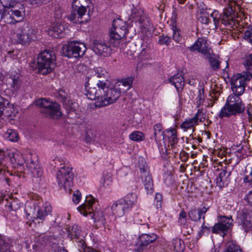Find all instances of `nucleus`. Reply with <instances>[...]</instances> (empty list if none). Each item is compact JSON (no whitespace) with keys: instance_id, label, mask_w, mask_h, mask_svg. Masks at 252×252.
<instances>
[{"instance_id":"obj_20","label":"nucleus","mask_w":252,"mask_h":252,"mask_svg":"<svg viewBox=\"0 0 252 252\" xmlns=\"http://www.w3.org/2000/svg\"><path fill=\"white\" fill-rule=\"evenodd\" d=\"M210 207L203 206L198 209H191L188 212L189 218L193 221L197 222L202 218L205 219V214L209 210Z\"/></svg>"},{"instance_id":"obj_55","label":"nucleus","mask_w":252,"mask_h":252,"mask_svg":"<svg viewBox=\"0 0 252 252\" xmlns=\"http://www.w3.org/2000/svg\"><path fill=\"white\" fill-rule=\"evenodd\" d=\"M126 27V23L120 19L114 20L112 22V28H121Z\"/></svg>"},{"instance_id":"obj_9","label":"nucleus","mask_w":252,"mask_h":252,"mask_svg":"<svg viewBox=\"0 0 252 252\" xmlns=\"http://www.w3.org/2000/svg\"><path fill=\"white\" fill-rule=\"evenodd\" d=\"M36 39L35 31L25 23L17 29L14 39L16 43L26 46Z\"/></svg>"},{"instance_id":"obj_57","label":"nucleus","mask_w":252,"mask_h":252,"mask_svg":"<svg viewBox=\"0 0 252 252\" xmlns=\"http://www.w3.org/2000/svg\"><path fill=\"white\" fill-rule=\"evenodd\" d=\"M162 203V196L159 193H157L155 195L154 203L157 209L160 208Z\"/></svg>"},{"instance_id":"obj_60","label":"nucleus","mask_w":252,"mask_h":252,"mask_svg":"<svg viewBox=\"0 0 252 252\" xmlns=\"http://www.w3.org/2000/svg\"><path fill=\"white\" fill-rule=\"evenodd\" d=\"M81 197V192L78 190H76L73 193L72 200L75 204H77L79 202Z\"/></svg>"},{"instance_id":"obj_21","label":"nucleus","mask_w":252,"mask_h":252,"mask_svg":"<svg viewBox=\"0 0 252 252\" xmlns=\"http://www.w3.org/2000/svg\"><path fill=\"white\" fill-rule=\"evenodd\" d=\"M113 213L118 217L123 216L126 212L129 211L130 209L126 204V202L123 199H121L115 202L111 207Z\"/></svg>"},{"instance_id":"obj_64","label":"nucleus","mask_w":252,"mask_h":252,"mask_svg":"<svg viewBox=\"0 0 252 252\" xmlns=\"http://www.w3.org/2000/svg\"><path fill=\"white\" fill-rule=\"evenodd\" d=\"M149 228V225L148 224H143L140 226L139 229L142 231H144L146 229Z\"/></svg>"},{"instance_id":"obj_46","label":"nucleus","mask_w":252,"mask_h":252,"mask_svg":"<svg viewBox=\"0 0 252 252\" xmlns=\"http://www.w3.org/2000/svg\"><path fill=\"white\" fill-rule=\"evenodd\" d=\"M178 222L182 226V229L187 228V214L186 212L182 210L179 215Z\"/></svg>"},{"instance_id":"obj_39","label":"nucleus","mask_w":252,"mask_h":252,"mask_svg":"<svg viewBox=\"0 0 252 252\" xmlns=\"http://www.w3.org/2000/svg\"><path fill=\"white\" fill-rule=\"evenodd\" d=\"M206 44L207 41L206 40L202 38H198L193 45L188 47V49L190 51L197 50L199 52L204 44Z\"/></svg>"},{"instance_id":"obj_54","label":"nucleus","mask_w":252,"mask_h":252,"mask_svg":"<svg viewBox=\"0 0 252 252\" xmlns=\"http://www.w3.org/2000/svg\"><path fill=\"white\" fill-rule=\"evenodd\" d=\"M204 90L203 88L199 89L198 91V95L197 96L198 100L196 101L197 107H199L202 104L204 99Z\"/></svg>"},{"instance_id":"obj_4","label":"nucleus","mask_w":252,"mask_h":252,"mask_svg":"<svg viewBox=\"0 0 252 252\" xmlns=\"http://www.w3.org/2000/svg\"><path fill=\"white\" fill-rule=\"evenodd\" d=\"M56 57L54 52L51 50H45L38 55L36 60L30 64L33 69L43 75L51 72L56 66Z\"/></svg>"},{"instance_id":"obj_29","label":"nucleus","mask_w":252,"mask_h":252,"mask_svg":"<svg viewBox=\"0 0 252 252\" xmlns=\"http://www.w3.org/2000/svg\"><path fill=\"white\" fill-rule=\"evenodd\" d=\"M6 161L9 160L11 164L17 165H22L24 161L21 156L17 153L10 152H7V156L6 157Z\"/></svg>"},{"instance_id":"obj_24","label":"nucleus","mask_w":252,"mask_h":252,"mask_svg":"<svg viewBox=\"0 0 252 252\" xmlns=\"http://www.w3.org/2000/svg\"><path fill=\"white\" fill-rule=\"evenodd\" d=\"M20 75L16 73H11L6 80L7 85L13 92H17L20 88Z\"/></svg>"},{"instance_id":"obj_47","label":"nucleus","mask_w":252,"mask_h":252,"mask_svg":"<svg viewBox=\"0 0 252 252\" xmlns=\"http://www.w3.org/2000/svg\"><path fill=\"white\" fill-rule=\"evenodd\" d=\"M129 138L132 141L138 142L143 141L145 138V136L142 132L139 131H135L129 134Z\"/></svg>"},{"instance_id":"obj_62","label":"nucleus","mask_w":252,"mask_h":252,"mask_svg":"<svg viewBox=\"0 0 252 252\" xmlns=\"http://www.w3.org/2000/svg\"><path fill=\"white\" fill-rule=\"evenodd\" d=\"M27 2L31 4H36L40 3H46L49 0H25Z\"/></svg>"},{"instance_id":"obj_18","label":"nucleus","mask_w":252,"mask_h":252,"mask_svg":"<svg viewBox=\"0 0 252 252\" xmlns=\"http://www.w3.org/2000/svg\"><path fill=\"white\" fill-rule=\"evenodd\" d=\"M127 32L126 27L121 28H112L110 32L109 43L113 47H118L121 39Z\"/></svg>"},{"instance_id":"obj_7","label":"nucleus","mask_w":252,"mask_h":252,"mask_svg":"<svg viewBox=\"0 0 252 252\" xmlns=\"http://www.w3.org/2000/svg\"><path fill=\"white\" fill-rule=\"evenodd\" d=\"M95 204V199L92 196H87L84 204L77 208L81 214L85 216L90 215L95 222L100 224L105 225L106 223L105 216L103 212L97 209L94 210V205Z\"/></svg>"},{"instance_id":"obj_52","label":"nucleus","mask_w":252,"mask_h":252,"mask_svg":"<svg viewBox=\"0 0 252 252\" xmlns=\"http://www.w3.org/2000/svg\"><path fill=\"white\" fill-rule=\"evenodd\" d=\"M173 30V39L177 43H180L182 40V36L181 35V31L176 27L172 28Z\"/></svg>"},{"instance_id":"obj_41","label":"nucleus","mask_w":252,"mask_h":252,"mask_svg":"<svg viewBox=\"0 0 252 252\" xmlns=\"http://www.w3.org/2000/svg\"><path fill=\"white\" fill-rule=\"evenodd\" d=\"M206 111L203 110V108H199L197 110V113L195 114L193 117V120L198 124V122L202 123L206 119Z\"/></svg>"},{"instance_id":"obj_56","label":"nucleus","mask_w":252,"mask_h":252,"mask_svg":"<svg viewBox=\"0 0 252 252\" xmlns=\"http://www.w3.org/2000/svg\"><path fill=\"white\" fill-rule=\"evenodd\" d=\"M199 20L202 24L208 25L211 22V19L208 13L207 12H202L201 13Z\"/></svg>"},{"instance_id":"obj_10","label":"nucleus","mask_w":252,"mask_h":252,"mask_svg":"<svg viewBox=\"0 0 252 252\" xmlns=\"http://www.w3.org/2000/svg\"><path fill=\"white\" fill-rule=\"evenodd\" d=\"M86 50L84 43L75 41L69 42L62 47V54L68 58H81L84 56Z\"/></svg>"},{"instance_id":"obj_26","label":"nucleus","mask_w":252,"mask_h":252,"mask_svg":"<svg viewBox=\"0 0 252 252\" xmlns=\"http://www.w3.org/2000/svg\"><path fill=\"white\" fill-rule=\"evenodd\" d=\"M56 97L65 106L67 110H70V111L75 110L73 106L74 103L68 97L67 94L64 90H60L56 95Z\"/></svg>"},{"instance_id":"obj_31","label":"nucleus","mask_w":252,"mask_h":252,"mask_svg":"<svg viewBox=\"0 0 252 252\" xmlns=\"http://www.w3.org/2000/svg\"><path fill=\"white\" fill-rule=\"evenodd\" d=\"M52 211V207L48 203H45L42 208L37 211V217L35 220L39 219L44 220L46 216L51 213Z\"/></svg>"},{"instance_id":"obj_42","label":"nucleus","mask_w":252,"mask_h":252,"mask_svg":"<svg viewBox=\"0 0 252 252\" xmlns=\"http://www.w3.org/2000/svg\"><path fill=\"white\" fill-rule=\"evenodd\" d=\"M137 195L133 193H130L127 194L125 197L123 198L126 202V204L131 209L133 206V205L136 201Z\"/></svg>"},{"instance_id":"obj_58","label":"nucleus","mask_w":252,"mask_h":252,"mask_svg":"<svg viewBox=\"0 0 252 252\" xmlns=\"http://www.w3.org/2000/svg\"><path fill=\"white\" fill-rule=\"evenodd\" d=\"M245 87V86H240L238 87L232 86V90L234 94H232L231 95H236L239 97V95H241L244 92Z\"/></svg>"},{"instance_id":"obj_45","label":"nucleus","mask_w":252,"mask_h":252,"mask_svg":"<svg viewBox=\"0 0 252 252\" xmlns=\"http://www.w3.org/2000/svg\"><path fill=\"white\" fill-rule=\"evenodd\" d=\"M5 136L9 140L12 142L17 141L19 139V135L17 132L14 129H8L5 133Z\"/></svg>"},{"instance_id":"obj_61","label":"nucleus","mask_w":252,"mask_h":252,"mask_svg":"<svg viewBox=\"0 0 252 252\" xmlns=\"http://www.w3.org/2000/svg\"><path fill=\"white\" fill-rule=\"evenodd\" d=\"M245 200L252 207V190L249 191L245 197Z\"/></svg>"},{"instance_id":"obj_25","label":"nucleus","mask_w":252,"mask_h":252,"mask_svg":"<svg viewBox=\"0 0 252 252\" xmlns=\"http://www.w3.org/2000/svg\"><path fill=\"white\" fill-rule=\"evenodd\" d=\"M251 78L247 74L245 73L243 74L238 73L234 75L231 78L232 86L238 87L240 86H245L247 81H249Z\"/></svg>"},{"instance_id":"obj_30","label":"nucleus","mask_w":252,"mask_h":252,"mask_svg":"<svg viewBox=\"0 0 252 252\" xmlns=\"http://www.w3.org/2000/svg\"><path fill=\"white\" fill-rule=\"evenodd\" d=\"M133 81L132 77H127L122 79L116 87L121 93H125L131 88Z\"/></svg>"},{"instance_id":"obj_1","label":"nucleus","mask_w":252,"mask_h":252,"mask_svg":"<svg viewBox=\"0 0 252 252\" xmlns=\"http://www.w3.org/2000/svg\"><path fill=\"white\" fill-rule=\"evenodd\" d=\"M89 85V83H85L86 94L89 99H97L99 107L105 106L115 102L121 93L116 86L109 88L103 80H99L96 87H90Z\"/></svg>"},{"instance_id":"obj_51","label":"nucleus","mask_w":252,"mask_h":252,"mask_svg":"<svg viewBox=\"0 0 252 252\" xmlns=\"http://www.w3.org/2000/svg\"><path fill=\"white\" fill-rule=\"evenodd\" d=\"M7 206L9 210L16 211L19 209L21 206V203L16 200H13L8 203Z\"/></svg>"},{"instance_id":"obj_14","label":"nucleus","mask_w":252,"mask_h":252,"mask_svg":"<svg viewBox=\"0 0 252 252\" xmlns=\"http://www.w3.org/2000/svg\"><path fill=\"white\" fill-rule=\"evenodd\" d=\"M239 225L245 232L252 231V215L247 210L240 211L237 216Z\"/></svg>"},{"instance_id":"obj_34","label":"nucleus","mask_w":252,"mask_h":252,"mask_svg":"<svg viewBox=\"0 0 252 252\" xmlns=\"http://www.w3.org/2000/svg\"><path fill=\"white\" fill-rule=\"evenodd\" d=\"M154 130L155 140L157 142H160L164 139V134L163 127L161 124H156L153 127Z\"/></svg>"},{"instance_id":"obj_36","label":"nucleus","mask_w":252,"mask_h":252,"mask_svg":"<svg viewBox=\"0 0 252 252\" xmlns=\"http://www.w3.org/2000/svg\"><path fill=\"white\" fill-rule=\"evenodd\" d=\"M169 133L168 142L172 149L177 147L178 139L177 138L176 131L174 128H171L167 131Z\"/></svg>"},{"instance_id":"obj_32","label":"nucleus","mask_w":252,"mask_h":252,"mask_svg":"<svg viewBox=\"0 0 252 252\" xmlns=\"http://www.w3.org/2000/svg\"><path fill=\"white\" fill-rule=\"evenodd\" d=\"M9 151H4L0 148V175H4L7 171L6 158Z\"/></svg>"},{"instance_id":"obj_28","label":"nucleus","mask_w":252,"mask_h":252,"mask_svg":"<svg viewBox=\"0 0 252 252\" xmlns=\"http://www.w3.org/2000/svg\"><path fill=\"white\" fill-rule=\"evenodd\" d=\"M169 82L173 84L177 91L182 90L185 85V79L182 72H178L168 80Z\"/></svg>"},{"instance_id":"obj_63","label":"nucleus","mask_w":252,"mask_h":252,"mask_svg":"<svg viewBox=\"0 0 252 252\" xmlns=\"http://www.w3.org/2000/svg\"><path fill=\"white\" fill-rule=\"evenodd\" d=\"M247 113L250 121H252V106L251 104H249L247 106Z\"/></svg>"},{"instance_id":"obj_3","label":"nucleus","mask_w":252,"mask_h":252,"mask_svg":"<svg viewBox=\"0 0 252 252\" xmlns=\"http://www.w3.org/2000/svg\"><path fill=\"white\" fill-rule=\"evenodd\" d=\"M54 161L55 167L58 169L56 174L58 184L60 188L70 192L74 177V174L72 171V167L64 158H56Z\"/></svg>"},{"instance_id":"obj_44","label":"nucleus","mask_w":252,"mask_h":252,"mask_svg":"<svg viewBox=\"0 0 252 252\" xmlns=\"http://www.w3.org/2000/svg\"><path fill=\"white\" fill-rule=\"evenodd\" d=\"M196 124L193 118H189L187 119L185 121L183 122L180 125L181 128L183 129L184 131H187L189 129H193L194 125Z\"/></svg>"},{"instance_id":"obj_49","label":"nucleus","mask_w":252,"mask_h":252,"mask_svg":"<svg viewBox=\"0 0 252 252\" xmlns=\"http://www.w3.org/2000/svg\"><path fill=\"white\" fill-rule=\"evenodd\" d=\"M103 187H107L110 186L112 183V177L111 175L108 173L104 174L100 181Z\"/></svg>"},{"instance_id":"obj_16","label":"nucleus","mask_w":252,"mask_h":252,"mask_svg":"<svg viewBox=\"0 0 252 252\" xmlns=\"http://www.w3.org/2000/svg\"><path fill=\"white\" fill-rule=\"evenodd\" d=\"M26 165L31 176L35 179H38L39 178V180H40V177L42 175L43 171L38 164L36 157L34 156L28 158Z\"/></svg>"},{"instance_id":"obj_53","label":"nucleus","mask_w":252,"mask_h":252,"mask_svg":"<svg viewBox=\"0 0 252 252\" xmlns=\"http://www.w3.org/2000/svg\"><path fill=\"white\" fill-rule=\"evenodd\" d=\"M211 51V49L208 47L206 44H204L199 52L204 55V59L208 60L210 57H211L212 55L214 54Z\"/></svg>"},{"instance_id":"obj_6","label":"nucleus","mask_w":252,"mask_h":252,"mask_svg":"<svg viewBox=\"0 0 252 252\" xmlns=\"http://www.w3.org/2000/svg\"><path fill=\"white\" fill-rule=\"evenodd\" d=\"M90 2V0H73L71 13L68 19L76 24L86 23L89 18V14L86 12Z\"/></svg>"},{"instance_id":"obj_38","label":"nucleus","mask_w":252,"mask_h":252,"mask_svg":"<svg viewBox=\"0 0 252 252\" xmlns=\"http://www.w3.org/2000/svg\"><path fill=\"white\" fill-rule=\"evenodd\" d=\"M243 64L247 70V72L245 73L252 78V54L246 57Z\"/></svg>"},{"instance_id":"obj_35","label":"nucleus","mask_w":252,"mask_h":252,"mask_svg":"<svg viewBox=\"0 0 252 252\" xmlns=\"http://www.w3.org/2000/svg\"><path fill=\"white\" fill-rule=\"evenodd\" d=\"M223 252H242L240 246L235 241H229L225 246Z\"/></svg>"},{"instance_id":"obj_22","label":"nucleus","mask_w":252,"mask_h":252,"mask_svg":"<svg viewBox=\"0 0 252 252\" xmlns=\"http://www.w3.org/2000/svg\"><path fill=\"white\" fill-rule=\"evenodd\" d=\"M92 47L94 51L97 54L107 56L110 53V47L107 46L104 41L101 40H94Z\"/></svg>"},{"instance_id":"obj_15","label":"nucleus","mask_w":252,"mask_h":252,"mask_svg":"<svg viewBox=\"0 0 252 252\" xmlns=\"http://www.w3.org/2000/svg\"><path fill=\"white\" fill-rule=\"evenodd\" d=\"M233 220L232 217L220 216L219 217L218 222L212 227V232L213 233L219 234L223 233L225 235L229 228L232 226Z\"/></svg>"},{"instance_id":"obj_37","label":"nucleus","mask_w":252,"mask_h":252,"mask_svg":"<svg viewBox=\"0 0 252 252\" xmlns=\"http://www.w3.org/2000/svg\"><path fill=\"white\" fill-rule=\"evenodd\" d=\"M210 66L213 70H218L220 69V63L219 57L216 54L212 55L208 59Z\"/></svg>"},{"instance_id":"obj_2","label":"nucleus","mask_w":252,"mask_h":252,"mask_svg":"<svg viewBox=\"0 0 252 252\" xmlns=\"http://www.w3.org/2000/svg\"><path fill=\"white\" fill-rule=\"evenodd\" d=\"M0 5V23L15 24L21 22L25 15L24 5L13 0L1 2Z\"/></svg>"},{"instance_id":"obj_40","label":"nucleus","mask_w":252,"mask_h":252,"mask_svg":"<svg viewBox=\"0 0 252 252\" xmlns=\"http://www.w3.org/2000/svg\"><path fill=\"white\" fill-rule=\"evenodd\" d=\"M94 75L98 78H102L104 82L106 81L108 76V73L106 70L102 67H96L93 69Z\"/></svg>"},{"instance_id":"obj_27","label":"nucleus","mask_w":252,"mask_h":252,"mask_svg":"<svg viewBox=\"0 0 252 252\" xmlns=\"http://www.w3.org/2000/svg\"><path fill=\"white\" fill-rule=\"evenodd\" d=\"M231 175V171H228L226 168L222 169L220 173L219 176L216 179L217 186L220 188L224 187L226 186L229 182V177Z\"/></svg>"},{"instance_id":"obj_33","label":"nucleus","mask_w":252,"mask_h":252,"mask_svg":"<svg viewBox=\"0 0 252 252\" xmlns=\"http://www.w3.org/2000/svg\"><path fill=\"white\" fill-rule=\"evenodd\" d=\"M12 241L0 235V252H14L11 250Z\"/></svg>"},{"instance_id":"obj_11","label":"nucleus","mask_w":252,"mask_h":252,"mask_svg":"<svg viewBox=\"0 0 252 252\" xmlns=\"http://www.w3.org/2000/svg\"><path fill=\"white\" fill-rule=\"evenodd\" d=\"M138 167L140 175L139 178L143 184L147 193H152L154 191V184L152 175L150 172L149 166L143 158L138 159Z\"/></svg>"},{"instance_id":"obj_12","label":"nucleus","mask_w":252,"mask_h":252,"mask_svg":"<svg viewBox=\"0 0 252 252\" xmlns=\"http://www.w3.org/2000/svg\"><path fill=\"white\" fill-rule=\"evenodd\" d=\"M133 8L130 15L131 18L138 22L142 29L148 30L150 28L151 23L150 19L140 7L135 6L132 4Z\"/></svg>"},{"instance_id":"obj_5","label":"nucleus","mask_w":252,"mask_h":252,"mask_svg":"<svg viewBox=\"0 0 252 252\" xmlns=\"http://www.w3.org/2000/svg\"><path fill=\"white\" fill-rule=\"evenodd\" d=\"M246 109V106L242 99L236 95H229L224 105L221 108L218 117L230 118L233 116L243 114Z\"/></svg>"},{"instance_id":"obj_23","label":"nucleus","mask_w":252,"mask_h":252,"mask_svg":"<svg viewBox=\"0 0 252 252\" xmlns=\"http://www.w3.org/2000/svg\"><path fill=\"white\" fill-rule=\"evenodd\" d=\"M18 113L17 109L13 104L4 103L2 107H0V118L2 119L10 117H15Z\"/></svg>"},{"instance_id":"obj_8","label":"nucleus","mask_w":252,"mask_h":252,"mask_svg":"<svg viewBox=\"0 0 252 252\" xmlns=\"http://www.w3.org/2000/svg\"><path fill=\"white\" fill-rule=\"evenodd\" d=\"M35 103L36 106L41 108L40 112L45 117L57 119L63 115L60 105L56 102L51 101L44 98L36 100Z\"/></svg>"},{"instance_id":"obj_17","label":"nucleus","mask_w":252,"mask_h":252,"mask_svg":"<svg viewBox=\"0 0 252 252\" xmlns=\"http://www.w3.org/2000/svg\"><path fill=\"white\" fill-rule=\"evenodd\" d=\"M127 32L126 27L121 28H112L110 32L109 43L113 47H118L121 39Z\"/></svg>"},{"instance_id":"obj_13","label":"nucleus","mask_w":252,"mask_h":252,"mask_svg":"<svg viewBox=\"0 0 252 252\" xmlns=\"http://www.w3.org/2000/svg\"><path fill=\"white\" fill-rule=\"evenodd\" d=\"M158 236L155 233H142L138 238L137 242L135 245V252H147L148 246L155 242Z\"/></svg>"},{"instance_id":"obj_43","label":"nucleus","mask_w":252,"mask_h":252,"mask_svg":"<svg viewBox=\"0 0 252 252\" xmlns=\"http://www.w3.org/2000/svg\"><path fill=\"white\" fill-rule=\"evenodd\" d=\"M172 246L175 252H183L185 248L184 242L180 239H175L172 241Z\"/></svg>"},{"instance_id":"obj_50","label":"nucleus","mask_w":252,"mask_h":252,"mask_svg":"<svg viewBox=\"0 0 252 252\" xmlns=\"http://www.w3.org/2000/svg\"><path fill=\"white\" fill-rule=\"evenodd\" d=\"M171 42V38L167 35L162 34L159 36L158 43L160 45L168 46L170 45Z\"/></svg>"},{"instance_id":"obj_59","label":"nucleus","mask_w":252,"mask_h":252,"mask_svg":"<svg viewBox=\"0 0 252 252\" xmlns=\"http://www.w3.org/2000/svg\"><path fill=\"white\" fill-rule=\"evenodd\" d=\"M244 38L252 44V28H249L244 32Z\"/></svg>"},{"instance_id":"obj_19","label":"nucleus","mask_w":252,"mask_h":252,"mask_svg":"<svg viewBox=\"0 0 252 252\" xmlns=\"http://www.w3.org/2000/svg\"><path fill=\"white\" fill-rule=\"evenodd\" d=\"M48 34L54 38H62L66 34V30L64 26L57 23L52 24L48 30Z\"/></svg>"},{"instance_id":"obj_48","label":"nucleus","mask_w":252,"mask_h":252,"mask_svg":"<svg viewBox=\"0 0 252 252\" xmlns=\"http://www.w3.org/2000/svg\"><path fill=\"white\" fill-rule=\"evenodd\" d=\"M151 39H150L149 37L147 36L143 37L142 38V42L141 44V54H145L147 49H149L150 48V44L151 43Z\"/></svg>"}]
</instances>
